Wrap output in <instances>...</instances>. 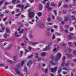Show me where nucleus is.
Instances as JSON below:
<instances>
[{
	"instance_id": "f257e3e1",
	"label": "nucleus",
	"mask_w": 76,
	"mask_h": 76,
	"mask_svg": "<svg viewBox=\"0 0 76 76\" xmlns=\"http://www.w3.org/2000/svg\"><path fill=\"white\" fill-rule=\"evenodd\" d=\"M61 54L60 53H58L57 54L55 58H54V56L53 55H51L50 56V58L52 59V61H50V64L54 66L56 65L57 64L54 63V61H57L58 60H59V59L61 58Z\"/></svg>"
},
{
	"instance_id": "f03ea898",
	"label": "nucleus",
	"mask_w": 76,
	"mask_h": 76,
	"mask_svg": "<svg viewBox=\"0 0 76 76\" xmlns=\"http://www.w3.org/2000/svg\"><path fill=\"white\" fill-rule=\"evenodd\" d=\"M52 44H53L52 43H50L48 45H47L46 47L44 49L43 51H48V50H50L51 48L50 47V45H52Z\"/></svg>"
},
{
	"instance_id": "7ed1b4c3",
	"label": "nucleus",
	"mask_w": 76,
	"mask_h": 76,
	"mask_svg": "<svg viewBox=\"0 0 76 76\" xmlns=\"http://www.w3.org/2000/svg\"><path fill=\"white\" fill-rule=\"evenodd\" d=\"M28 16L30 18H33L35 16V14L34 12H29L28 14Z\"/></svg>"
},
{
	"instance_id": "20e7f679",
	"label": "nucleus",
	"mask_w": 76,
	"mask_h": 76,
	"mask_svg": "<svg viewBox=\"0 0 76 76\" xmlns=\"http://www.w3.org/2000/svg\"><path fill=\"white\" fill-rule=\"evenodd\" d=\"M70 64V63L69 62H68L67 63L65 64V62L64 61V62H63L61 64V66L62 67H63V66H68Z\"/></svg>"
},
{
	"instance_id": "39448f33",
	"label": "nucleus",
	"mask_w": 76,
	"mask_h": 76,
	"mask_svg": "<svg viewBox=\"0 0 76 76\" xmlns=\"http://www.w3.org/2000/svg\"><path fill=\"white\" fill-rule=\"evenodd\" d=\"M15 71L17 74H19L20 76H24L23 75L20 73L19 70L18 69H15Z\"/></svg>"
},
{
	"instance_id": "423d86ee",
	"label": "nucleus",
	"mask_w": 76,
	"mask_h": 76,
	"mask_svg": "<svg viewBox=\"0 0 76 76\" xmlns=\"http://www.w3.org/2000/svg\"><path fill=\"white\" fill-rule=\"evenodd\" d=\"M17 7H21L22 8V10H23V7H24V6L23 4H18L16 6Z\"/></svg>"
},
{
	"instance_id": "0eeeda50",
	"label": "nucleus",
	"mask_w": 76,
	"mask_h": 76,
	"mask_svg": "<svg viewBox=\"0 0 76 76\" xmlns=\"http://www.w3.org/2000/svg\"><path fill=\"white\" fill-rule=\"evenodd\" d=\"M20 2V1L18 0H12V2L13 4L16 3H19Z\"/></svg>"
},
{
	"instance_id": "6e6552de",
	"label": "nucleus",
	"mask_w": 76,
	"mask_h": 76,
	"mask_svg": "<svg viewBox=\"0 0 76 76\" xmlns=\"http://www.w3.org/2000/svg\"><path fill=\"white\" fill-rule=\"evenodd\" d=\"M57 67H55L54 68H52L51 69V72H52V73H54V72H56V71H57Z\"/></svg>"
},
{
	"instance_id": "1a4fd4ad",
	"label": "nucleus",
	"mask_w": 76,
	"mask_h": 76,
	"mask_svg": "<svg viewBox=\"0 0 76 76\" xmlns=\"http://www.w3.org/2000/svg\"><path fill=\"white\" fill-rule=\"evenodd\" d=\"M39 27L41 28V29H44L45 27V25L44 23H41L40 25L39 26Z\"/></svg>"
},
{
	"instance_id": "9d476101",
	"label": "nucleus",
	"mask_w": 76,
	"mask_h": 76,
	"mask_svg": "<svg viewBox=\"0 0 76 76\" xmlns=\"http://www.w3.org/2000/svg\"><path fill=\"white\" fill-rule=\"evenodd\" d=\"M18 31H19V34H23V31H24V30H25V29H22L21 31H20V27H19V28L18 29Z\"/></svg>"
},
{
	"instance_id": "9b49d317",
	"label": "nucleus",
	"mask_w": 76,
	"mask_h": 76,
	"mask_svg": "<svg viewBox=\"0 0 76 76\" xmlns=\"http://www.w3.org/2000/svg\"><path fill=\"white\" fill-rule=\"evenodd\" d=\"M32 63L31 61H29L27 63V65L28 66H31L32 65Z\"/></svg>"
},
{
	"instance_id": "f8f14e48",
	"label": "nucleus",
	"mask_w": 76,
	"mask_h": 76,
	"mask_svg": "<svg viewBox=\"0 0 76 76\" xmlns=\"http://www.w3.org/2000/svg\"><path fill=\"white\" fill-rule=\"evenodd\" d=\"M7 37H9V35L7 33H5L3 35V37L4 39L7 38Z\"/></svg>"
},
{
	"instance_id": "ddd939ff",
	"label": "nucleus",
	"mask_w": 76,
	"mask_h": 76,
	"mask_svg": "<svg viewBox=\"0 0 76 76\" xmlns=\"http://www.w3.org/2000/svg\"><path fill=\"white\" fill-rule=\"evenodd\" d=\"M15 36L16 37H20L21 36V34H18V32L16 31L15 33Z\"/></svg>"
},
{
	"instance_id": "4468645a",
	"label": "nucleus",
	"mask_w": 76,
	"mask_h": 76,
	"mask_svg": "<svg viewBox=\"0 0 76 76\" xmlns=\"http://www.w3.org/2000/svg\"><path fill=\"white\" fill-rule=\"evenodd\" d=\"M66 56L69 58H71L73 57V56L72 55H70V54H68V53H66Z\"/></svg>"
},
{
	"instance_id": "2eb2a0df",
	"label": "nucleus",
	"mask_w": 76,
	"mask_h": 76,
	"mask_svg": "<svg viewBox=\"0 0 76 76\" xmlns=\"http://www.w3.org/2000/svg\"><path fill=\"white\" fill-rule=\"evenodd\" d=\"M68 50H67V49H64V51L65 52H66V51H68L69 53H70V51H72V49H70V48H68Z\"/></svg>"
},
{
	"instance_id": "dca6fc26",
	"label": "nucleus",
	"mask_w": 76,
	"mask_h": 76,
	"mask_svg": "<svg viewBox=\"0 0 76 76\" xmlns=\"http://www.w3.org/2000/svg\"><path fill=\"white\" fill-rule=\"evenodd\" d=\"M70 18H71L72 20H76V19L75 18V17L74 16H71L70 15Z\"/></svg>"
},
{
	"instance_id": "f3484780",
	"label": "nucleus",
	"mask_w": 76,
	"mask_h": 76,
	"mask_svg": "<svg viewBox=\"0 0 76 76\" xmlns=\"http://www.w3.org/2000/svg\"><path fill=\"white\" fill-rule=\"evenodd\" d=\"M20 64H18L16 65V67L18 69H19L20 68Z\"/></svg>"
},
{
	"instance_id": "a211bd4d",
	"label": "nucleus",
	"mask_w": 76,
	"mask_h": 76,
	"mask_svg": "<svg viewBox=\"0 0 76 76\" xmlns=\"http://www.w3.org/2000/svg\"><path fill=\"white\" fill-rule=\"evenodd\" d=\"M68 19H69V17L67 16H65L64 21L66 22L68 20Z\"/></svg>"
},
{
	"instance_id": "6ab92c4d",
	"label": "nucleus",
	"mask_w": 76,
	"mask_h": 76,
	"mask_svg": "<svg viewBox=\"0 0 76 76\" xmlns=\"http://www.w3.org/2000/svg\"><path fill=\"white\" fill-rule=\"evenodd\" d=\"M18 59V56H14L13 58V60H14L15 61L17 60Z\"/></svg>"
},
{
	"instance_id": "aec40b11",
	"label": "nucleus",
	"mask_w": 76,
	"mask_h": 76,
	"mask_svg": "<svg viewBox=\"0 0 76 76\" xmlns=\"http://www.w3.org/2000/svg\"><path fill=\"white\" fill-rule=\"evenodd\" d=\"M43 71L44 72H45V73H46L48 72V69H43Z\"/></svg>"
},
{
	"instance_id": "412c9836",
	"label": "nucleus",
	"mask_w": 76,
	"mask_h": 76,
	"mask_svg": "<svg viewBox=\"0 0 76 76\" xmlns=\"http://www.w3.org/2000/svg\"><path fill=\"white\" fill-rule=\"evenodd\" d=\"M39 10H41L42 9V5L40 4L39 5Z\"/></svg>"
},
{
	"instance_id": "4be33fe9",
	"label": "nucleus",
	"mask_w": 76,
	"mask_h": 76,
	"mask_svg": "<svg viewBox=\"0 0 76 76\" xmlns=\"http://www.w3.org/2000/svg\"><path fill=\"white\" fill-rule=\"evenodd\" d=\"M68 39H69L70 40V39H73V37H72L70 36V35H68Z\"/></svg>"
},
{
	"instance_id": "5701e85b",
	"label": "nucleus",
	"mask_w": 76,
	"mask_h": 76,
	"mask_svg": "<svg viewBox=\"0 0 76 76\" xmlns=\"http://www.w3.org/2000/svg\"><path fill=\"white\" fill-rule=\"evenodd\" d=\"M45 55H46V53L45 52H42L41 53V56H45Z\"/></svg>"
},
{
	"instance_id": "b1692460",
	"label": "nucleus",
	"mask_w": 76,
	"mask_h": 76,
	"mask_svg": "<svg viewBox=\"0 0 76 76\" xmlns=\"http://www.w3.org/2000/svg\"><path fill=\"white\" fill-rule=\"evenodd\" d=\"M37 15L39 16H41L42 15V13L41 12H39L37 13Z\"/></svg>"
},
{
	"instance_id": "393cba45",
	"label": "nucleus",
	"mask_w": 76,
	"mask_h": 76,
	"mask_svg": "<svg viewBox=\"0 0 76 76\" xmlns=\"http://www.w3.org/2000/svg\"><path fill=\"white\" fill-rule=\"evenodd\" d=\"M4 0H2V1H1L0 2V5H1L4 3Z\"/></svg>"
},
{
	"instance_id": "a878e982",
	"label": "nucleus",
	"mask_w": 76,
	"mask_h": 76,
	"mask_svg": "<svg viewBox=\"0 0 76 76\" xmlns=\"http://www.w3.org/2000/svg\"><path fill=\"white\" fill-rule=\"evenodd\" d=\"M49 4H50V3H47V6L45 7L46 9H47L48 7H49Z\"/></svg>"
},
{
	"instance_id": "bb28decb",
	"label": "nucleus",
	"mask_w": 76,
	"mask_h": 76,
	"mask_svg": "<svg viewBox=\"0 0 76 76\" xmlns=\"http://www.w3.org/2000/svg\"><path fill=\"white\" fill-rule=\"evenodd\" d=\"M64 8H67V7H68V5H67V4H65L64 5Z\"/></svg>"
},
{
	"instance_id": "cd10ccee",
	"label": "nucleus",
	"mask_w": 76,
	"mask_h": 76,
	"mask_svg": "<svg viewBox=\"0 0 76 76\" xmlns=\"http://www.w3.org/2000/svg\"><path fill=\"white\" fill-rule=\"evenodd\" d=\"M7 61L9 63H10V64H12L13 63V61L12 60H8Z\"/></svg>"
},
{
	"instance_id": "c85d7f7f",
	"label": "nucleus",
	"mask_w": 76,
	"mask_h": 76,
	"mask_svg": "<svg viewBox=\"0 0 76 76\" xmlns=\"http://www.w3.org/2000/svg\"><path fill=\"white\" fill-rule=\"evenodd\" d=\"M53 12L55 13V16H57V11L55 10L53 11Z\"/></svg>"
},
{
	"instance_id": "c756f323",
	"label": "nucleus",
	"mask_w": 76,
	"mask_h": 76,
	"mask_svg": "<svg viewBox=\"0 0 76 76\" xmlns=\"http://www.w3.org/2000/svg\"><path fill=\"white\" fill-rule=\"evenodd\" d=\"M68 44L69 45V46H71L72 45V42H68Z\"/></svg>"
},
{
	"instance_id": "7c9ffc66",
	"label": "nucleus",
	"mask_w": 76,
	"mask_h": 76,
	"mask_svg": "<svg viewBox=\"0 0 76 76\" xmlns=\"http://www.w3.org/2000/svg\"><path fill=\"white\" fill-rule=\"evenodd\" d=\"M63 48H64L66 47V45L65 44H63L62 45Z\"/></svg>"
},
{
	"instance_id": "2f4dec72",
	"label": "nucleus",
	"mask_w": 76,
	"mask_h": 76,
	"mask_svg": "<svg viewBox=\"0 0 76 76\" xmlns=\"http://www.w3.org/2000/svg\"><path fill=\"white\" fill-rule=\"evenodd\" d=\"M61 4V1H60V3H59V4H58V7H60Z\"/></svg>"
},
{
	"instance_id": "473e14b6",
	"label": "nucleus",
	"mask_w": 76,
	"mask_h": 76,
	"mask_svg": "<svg viewBox=\"0 0 76 76\" xmlns=\"http://www.w3.org/2000/svg\"><path fill=\"white\" fill-rule=\"evenodd\" d=\"M73 54L74 55L76 56V50H74L73 51Z\"/></svg>"
},
{
	"instance_id": "72a5a7b5",
	"label": "nucleus",
	"mask_w": 76,
	"mask_h": 76,
	"mask_svg": "<svg viewBox=\"0 0 76 76\" xmlns=\"http://www.w3.org/2000/svg\"><path fill=\"white\" fill-rule=\"evenodd\" d=\"M35 54L36 55V56H35V57H36V58H38V53H35Z\"/></svg>"
},
{
	"instance_id": "f704fd0d",
	"label": "nucleus",
	"mask_w": 76,
	"mask_h": 76,
	"mask_svg": "<svg viewBox=\"0 0 76 76\" xmlns=\"http://www.w3.org/2000/svg\"><path fill=\"white\" fill-rule=\"evenodd\" d=\"M56 37V36H55V34H53V36H52V39H54V38Z\"/></svg>"
},
{
	"instance_id": "c9c22d12",
	"label": "nucleus",
	"mask_w": 76,
	"mask_h": 76,
	"mask_svg": "<svg viewBox=\"0 0 76 76\" xmlns=\"http://www.w3.org/2000/svg\"><path fill=\"white\" fill-rule=\"evenodd\" d=\"M38 43H39L38 42L32 43L31 44L32 45H36V44H38Z\"/></svg>"
},
{
	"instance_id": "e433bc0d",
	"label": "nucleus",
	"mask_w": 76,
	"mask_h": 76,
	"mask_svg": "<svg viewBox=\"0 0 76 76\" xmlns=\"http://www.w3.org/2000/svg\"><path fill=\"white\" fill-rule=\"evenodd\" d=\"M56 35H58V36H60L61 35V34H60L59 33H56Z\"/></svg>"
},
{
	"instance_id": "4c0bfd02",
	"label": "nucleus",
	"mask_w": 76,
	"mask_h": 76,
	"mask_svg": "<svg viewBox=\"0 0 76 76\" xmlns=\"http://www.w3.org/2000/svg\"><path fill=\"white\" fill-rule=\"evenodd\" d=\"M48 1V0H44V1H42V3L44 4L45 3V1Z\"/></svg>"
},
{
	"instance_id": "58836bf2",
	"label": "nucleus",
	"mask_w": 76,
	"mask_h": 76,
	"mask_svg": "<svg viewBox=\"0 0 76 76\" xmlns=\"http://www.w3.org/2000/svg\"><path fill=\"white\" fill-rule=\"evenodd\" d=\"M1 29V30H2L3 31H4L5 30V27H2Z\"/></svg>"
},
{
	"instance_id": "ea45409f",
	"label": "nucleus",
	"mask_w": 76,
	"mask_h": 76,
	"mask_svg": "<svg viewBox=\"0 0 76 76\" xmlns=\"http://www.w3.org/2000/svg\"><path fill=\"white\" fill-rule=\"evenodd\" d=\"M51 6H56V4L54 3H51Z\"/></svg>"
},
{
	"instance_id": "a19ab883",
	"label": "nucleus",
	"mask_w": 76,
	"mask_h": 76,
	"mask_svg": "<svg viewBox=\"0 0 76 76\" xmlns=\"http://www.w3.org/2000/svg\"><path fill=\"white\" fill-rule=\"evenodd\" d=\"M30 6V5H27L25 6V7L24 8V9H26V8H27L28 7H29Z\"/></svg>"
},
{
	"instance_id": "79ce46f5",
	"label": "nucleus",
	"mask_w": 76,
	"mask_h": 76,
	"mask_svg": "<svg viewBox=\"0 0 76 76\" xmlns=\"http://www.w3.org/2000/svg\"><path fill=\"white\" fill-rule=\"evenodd\" d=\"M30 51L28 50L25 49V53H28V52H29Z\"/></svg>"
},
{
	"instance_id": "37998d69",
	"label": "nucleus",
	"mask_w": 76,
	"mask_h": 76,
	"mask_svg": "<svg viewBox=\"0 0 76 76\" xmlns=\"http://www.w3.org/2000/svg\"><path fill=\"white\" fill-rule=\"evenodd\" d=\"M24 71L25 72H27V68L26 67H24Z\"/></svg>"
},
{
	"instance_id": "c03bdc74",
	"label": "nucleus",
	"mask_w": 76,
	"mask_h": 76,
	"mask_svg": "<svg viewBox=\"0 0 76 76\" xmlns=\"http://www.w3.org/2000/svg\"><path fill=\"white\" fill-rule=\"evenodd\" d=\"M6 31L7 33H9V32H10V31H9V29H8V28H7L6 29Z\"/></svg>"
},
{
	"instance_id": "a18cd8bd",
	"label": "nucleus",
	"mask_w": 76,
	"mask_h": 76,
	"mask_svg": "<svg viewBox=\"0 0 76 76\" xmlns=\"http://www.w3.org/2000/svg\"><path fill=\"white\" fill-rule=\"evenodd\" d=\"M16 11L17 12H20V10L19 8H18L16 10Z\"/></svg>"
},
{
	"instance_id": "49530a36",
	"label": "nucleus",
	"mask_w": 76,
	"mask_h": 76,
	"mask_svg": "<svg viewBox=\"0 0 76 76\" xmlns=\"http://www.w3.org/2000/svg\"><path fill=\"white\" fill-rule=\"evenodd\" d=\"M66 58V57L65 56H64L62 59V60H63V61H64V60H65V59Z\"/></svg>"
},
{
	"instance_id": "de8ad7c7",
	"label": "nucleus",
	"mask_w": 76,
	"mask_h": 76,
	"mask_svg": "<svg viewBox=\"0 0 76 76\" xmlns=\"http://www.w3.org/2000/svg\"><path fill=\"white\" fill-rule=\"evenodd\" d=\"M31 3H32L34 1V0H28Z\"/></svg>"
},
{
	"instance_id": "09e8293b",
	"label": "nucleus",
	"mask_w": 76,
	"mask_h": 76,
	"mask_svg": "<svg viewBox=\"0 0 76 76\" xmlns=\"http://www.w3.org/2000/svg\"><path fill=\"white\" fill-rule=\"evenodd\" d=\"M51 32L52 33H53V32H54V29H53L52 28H51Z\"/></svg>"
},
{
	"instance_id": "8fccbe9b",
	"label": "nucleus",
	"mask_w": 76,
	"mask_h": 76,
	"mask_svg": "<svg viewBox=\"0 0 76 76\" xmlns=\"http://www.w3.org/2000/svg\"><path fill=\"white\" fill-rule=\"evenodd\" d=\"M7 20V18H5L3 19V20L4 22H5V21H6V20Z\"/></svg>"
},
{
	"instance_id": "3c124183",
	"label": "nucleus",
	"mask_w": 76,
	"mask_h": 76,
	"mask_svg": "<svg viewBox=\"0 0 76 76\" xmlns=\"http://www.w3.org/2000/svg\"><path fill=\"white\" fill-rule=\"evenodd\" d=\"M32 57H33V55H31L30 56H28V58H31Z\"/></svg>"
},
{
	"instance_id": "603ef678",
	"label": "nucleus",
	"mask_w": 76,
	"mask_h": 76,
	"mask_svg": "<svg viewBox=\"0 0 76 76\" xmlns=\"http://www.w3.org/2000/svg\"><path fill=\"white\" fill-rule=\"evenodd\" d=\"M61 41V39H60L59 38H58L57 39V41L58 42L59 41Z\"/></svg>"
},
{
	"instance_id": "864d4df0",
	"label": "nucleus",
	"mask_w": 76,
	"mask_h": 76,
	"mask_svg": "<svg viewBox=\"0 0 76 76\" xmlns=\"http://www.w3.org/2000/svg\"><path fill=\"white\" fill-rule=\"evenodd\" d=\"M63 73L64 74V75H66L67 74V72H63Z\"/></svg>"
},
{
	"instance_id": "5fc2aeb1",
	"label": "nucleus",
	"mask_w": 76,
	"mask_h": 76,
	"mask_svg": "<svg viewBox=\"0 0 76 76\" xmlns=\"http://www.w3.org/2000/svg\"><path fill=\"white\" fill-rule=\"evenodd\" d=\"M51 10H52V8H51V7H49L48 8V10L49 11Z\"/></svg>"
},
{
	"instance_id": "6e6d98bb",
	"label": "nucleus",
	"mask_w": 76,
	"mask_h": 76,
	"mask_svg": "<svg viewBox=\"0 0 76 76\" xmlns=\"http://www.w3.org/2000/svg\"><path fill=\"white\" fill-rule=\"evenodd\" d=\"M24 64V62L23 61H22L21 62V66H23V64Z\"/></svg>"
},
{
	"instance_id": "4d7b16f0",
	"label": "nucleus",
	"mask_w": 76,
	"mask_h": 76,
	"mask_svg": "<svg viewBox=\"0 0 76 76\" xmlns=\"http://www.w3.org/2000/svg\"><path fill=\"white\" fill-rule=\"evenodd\" d=\"M65 27L66 29H67V28L69 27V26L65 25Z\"/></svg>"
},
{
	"instance_id": "13d9d810",
	"label": "nucleus",
	"mask_w": 76,
	"mask_h": 76,
	"mask_svg": "<svg viewBox=\"0 0 76 76\" xmlns=\"http://www.w3.org/2000/svg\"><path fill=\"white\" fill-rule=\"evenodd\" d=\"M28 49L29 50V51H30V50H31L32 49V48H31V47L30 46H29Z\"/></svg>"
},
{
	"instance_id": "bf43d9fd",
	"label": "nucleus",
	"mask_w": 76,
	"mask_h": 76,
	"mask_svg": "<svg viewBox=\"0 0 76 76\" xmlns=\"http://www.w3.org/2000/svg\"><path fill=\"white\" fill-rule=\"evenodd\" d=\"M63 70H67V68H63Z\"/></svg>"
},
{
	"instance_id": "052dcab7",
	"label": "nucleus",
	"mask_w": 76,
	"mask_h": 76,
	"mask_svg": "<svg viewBox=\"0 0 76 76\" xmlns=\"http://www.w3.org/2000/svg\"><path fill=\"white\" fill-rule=\"evenodd\" d=\"M8 4V3L7 2H6L4 4V5H5V6H7V5Z\"/></svg>"
},
{
	"instance_id": "680f3d73",
	"label": "nucleus",
	"mask_w": 76,
	"mask_h": 76,
	"mask_svg": "<svg viewBox=\"0 0 76 76\" xmlns=\"http://www.w3.org/2000/svg\"><path fill=\"white\" fill-rule=\"evenodd\" d=\"M25 26H29V25L27 23L25 24Z\"/></svg>"
},
{
	"instance_id": "e2e57ef3",
	"label": "nucleus",
	"mask_w": 76,
	"mask_h": 76,
	"mask_svg": "<svg viewBox=\"0 0 76 76\" xmlns=\"http://www.w3.org/2000/svg\"><path fill=\"white\" fill-rule=\"evenodd\" d=\"M50 20H51V19L50 18H48V22H49V21H50Z\"/></svg>"
},
{
	"instance_id": "0e129e2a",
	"label": "nucleus",
	"mask_w": 76,
	"mask_h": 76,
	"mask_svg": "<svg viewBox=\"0 0 76 76\" xmlns=\"http://www.w3.org/2000/svg\"><path fill=\"white\" fill-rule=\"evenodd\" d=\"M5 66V64H0V66Z\"/></svg>"
},
{
	"instance_id": "69168bd1",
	"label": "nucleus",
	"mask_w": 76,
	"mask_h": 76,
	"mask_svg": "<svg viewBox=\"0 0 76 76\" xmlns=\"http://www.w3.org/2000/svg\"><path fill=\"white\" fill-rule=\"evenodd\" d=\"M28 23H30V24H31V25H32V24H33V23H32V22H31V21L29 22Z\"/></svg>"
},
{
	"instance_id": "338daca9",
	"label": "nucleus",
	"mask_w": 76,
	"mask_h": 76,
	"mask_svg": "<svg viewBox=\"0 0 76 76\" xmlns=\"http://www.w3.org/2000/svg\"><path fill=\"white\" fill-rule=\"evenodd\" d=\"M51 28H47V31H51Z\"/></svg>"
},
{
	"instance_id": "774afa93",
	"label": "nucleus",
	"mask_w": 76,
	"mask_h": 76,
	"mask_svg": "<svg viewBox=\"0 0 76 76\" xmlns=\"http://www.w3.org/2000/svg\"><path fill=\"white\" fill-rule=\"evenodd\" d=\"M72 71H73V72H76V69H73L72 70Z\"/></svg>"
}]
</instances>
